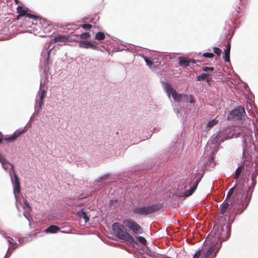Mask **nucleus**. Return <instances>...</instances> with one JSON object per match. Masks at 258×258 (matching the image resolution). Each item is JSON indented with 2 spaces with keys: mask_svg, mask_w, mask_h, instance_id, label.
Segmentation results:
<instances>
[{
  "mask_svg": "<svg viewBox=\"0 0 258 258\" xmlns=\"http://www.w3.org/2000/svg\"><path fill=\"white\" fill-rule=\"evenodd\" d=\"M162 86L168 97L170 98L171 95L174 100L176 102L181 101L182 97H185L184 94L177 93L176 91L168 83L163 82Z\"/></svg>",
  "mask_w": 258,
  "mask_h": 258,
  "instance_id": "8",
  "label": "nucleus"
},
{
  "mask_svg": "<svg viewBox=\"0 0 258 258\" xmlns=\"http://www.w3.org/2000/svg\"><path fill=\"white\" fill-rule=\"evenodd\" d=\"M69 41V37L66 35H58L54 37L52 42H68Z\"/></svg>",
  "mask_w": 258,
  "mask_h": 258,
  "instance_id": "14",
  "label": "nucleus"
},
{
  "mask_svg": "<svg viewBox=\"0 0 258 258\" xmlns=\"http://www.w3.org/2000/svg\"><path fill=\"white\" fill-rule=\"evenodd\" d=\"M227 119L232 121H237L238 123L243 124V122L250 124L251 119L246 117L244 107L239 106L233 109L227 116Z\"/></svg>",
  "mask_w": 258,
  "mask_h": 258,
  "instance_id": "1",
  "label": "nucleus"
},
{
  "mask_svg": "<svg viewBox=\"0 0 258 258\" xmlns=\"http://www.w3.org/2000/svg\"><path fill=\"white\" fill-rule=\"evenodd\" d=\"M235 204H236L235 202H232L229 204L226 200L223 202L220 206V212L218 214V220L220 224H222L224 216L228 218L230 217L233 212V206Z\"/></svg>",
  "mask_w": 258,
  "mask_h": 258,
  "instance_id": "4",
  "label": "nucleus"
},
{
  "mask_svg": "<svg viewBox=\"0 0 258 258\" xmlns=\"http://www.w3.org/2000/svg\"><path fill=\"white\" fill-rule=\"evenodd\" d=\"M214 52L217 55H220L221 53V50L217 47H213Z\"/></svg>",
  "mask_w": 258,
  "mask_h": 258,
  "instance_id": "33",
  "label": "nucleus"
},
{
  "mask_svg": "<svg viewBox=\"0 0 258 258\" xmlns=\"http://www.w3.org/2000/svg\"><path fill=\"white\" fill-rule=\"evenodd\" d=\"M256 132H254V135H255V136L256 135V133H257V131H258V130H256Z\"/></svg>",
  "mask_w": 258,
  "mask_h": 258,
  "instance_id": "49",
  "label": "nucleus"
},
{
  "mask_svg": "<svg viewBox=\"0 0 258 258\" xmlns=\"http://www.w3.org/2000/svg\"><path fill=\"white\" fill-rule=\"evenodd\" d=\"M24 203H25V205L26 206H27L29 208H30V209L31 208V207H30V205L29 204V203L27 201L24 202Z\"/></svg>",
  "mask_w": 258,
  "mask_h": 258,
  "instance_id": "44",
  "label": "nucleus"
},
{
  "mask_svg": "<svg viewBox=\"0 0 258 258\" xmlns=\"http://www.w3.org/2000/svg\"><path fill=\"white\" fill-rule=\"evenodd\" d=\"M200 181V178H196V177L192 176L188 178H187L185 181L184 188L187 187L188 186L192 184V186L188 189L186 190L184 192H180L179 197H188L191 196L197 189L199 182Z\"/></svg>",
  "mask_w": 258,
  "mask_h": 258,
  "instance_id": "6",
  "label": "nucleus"
},
{
  "mask_svg": "<svg viewBox=\"0 0 258 258\" xmlns=\"http://www.w3.org/2000/svg\"><path fill=\"white\" fill-rule=\"evenodd\" d=\"M223 59L226 62H228L230 61V51L229 50V49L225 50Z\"/></svg>",
  "mask_w": 258,
  "mask_h": 258,
  "instance_id": "24",
  "label": "nucleus"
},
{
  "mask_svg": "<svg viewBox=\"0 0 258 258\" xmlns=\"http://www.w3.org/2000/svg\"><path fill=\"white\" fill-rule=\"evenodd\" d=\"M234 192L235 193V196L233 198V202H235L236 204L240 206L242 203V199L244 194V191L242 188L238 187L237 185L233 187L228 191L225 200L227 201Z\"/></svg>",
  "mask_w": 258,
  "mask_h": 258,
  "instance_id": "7",
  "label": "nucleus"
},
{
  "mask_svg": "<svg viewBox=\"0 0 258 258\" xmlns=\"http://www.w3.org/2000/svg\"><path fill=\"white\" fill-rule=\"evenodd\" d=\"M246 131H247L248 132V135H242L244 139H243V141L244 142H246L247 141H250L251 139H252V136L251 135H250V130H245ZM246 133L244 132V134H245ZM242 134H243V133H242Z\"/></svg>",
  "mask_w": 258,
  "mask_h": 258,
  "instance_id": "23",
  "label": "nucleus"
},
{
  "mask_svg": "<svg viewBox=\"0 0 258 258\" xmlns=\"http://www.w3.org/2000/svg\"><path fill=\"white\" fill-rule=\"evenodd\" d=\"M90 37V34L88 32H85L83 33L80 35V38L81 39H87Z\"/></svg>",
  "mask_w": 258,
  "mask_h": 258,
  "instance_id": "30",
  "label": "nucleus"
},
{
  "mask_svg": "<svg viewBox=\"0 0 258 258\" xmlns=\"http://www.w3.org/2000/svg\"><path fill=\"white\" fill-rule=\"evenodd\" d=\"M208 76V74H206V73L202 74L201 75L197 77V80L199 81H200L201 80H206V78Z\"/></svg>",
  "mask_w": 258,
  "mask_h": 258,
  "instance_id": "29",
  "label": "nucleus"
},
{
  "mask_svg": "<svg viewBox=\"0 0 258 258\" xmlns=\"http://www.w3.org/2000/svg\"><path fill=\"white\" fill-rule=\"evenodd\" d=\"M145 61L149 67H150L153 63L152 61L150 59L147 58H145Z\"/></svg>",
  "mask_w": 258,
  "mask_h": 258,
  "instance_id": "40",
  "label": "nucleus"
},
{
  "mask_svg": "<svg viewBox=\"0 0 258 258\" xmlns=\"http://www.w3.org/2000/svg\"><path fill=\"white\" fill-rule=\"evenodd\" d=\"M137 239L138 240L139 242L141 243L142 244L144 245H146L147 244V241L144 237L142 236H138L137 237Z\"/></svg>",
  "mask_w": 258,
  "mask_h": 258,
  "instance_id": "28",
  "label": "nucleus"
},
{
  "mask_svg": "<svg viewBox=\"0 0 258 258\" xmlns=\"http://www.w3.org/2000/svg\"><path fill=\"white\" fill-rule=\"evenodd\" d=\"M178 60L179 66L184 68L190 66L191 63H196L195 59L183 56L179 57Z\"/></svg>",
  "mask_w": 258,
  "mask_h": 258,
  "instance_id": "11",
  "label": "nucleus"
},
{
  "mask_svg": "<svg viewBox=\"0 0 258 258\" xmlns=\"http://www.w3.org/2000/svg\"><path fill=\"white\" fill-rule=\"evenodd\" d=\"M78 216L80 219H83L85 222L86 223L89 220V217L88 216L87 213L84 211H79L77 213Z\"/></svg>",
  "mask_w": 258,
  "mask_h": 258,
  "instance_id": "17",
  "label": "nucleus"
},
{
  "mask_svg": "<svg viewBox=\"0 0 258 258\" xmlns=\"http://www.w3.org/2000/svg\"><path fill=\"white\" fill-rule=\"evenodd\" d=\"M184 96H185V97H182L181 101L188 102L189 101V95L184 94Z\"/></svg>",
  "mask_w": 258,
  "mask_h": 258,
  "instance_id": "37",
  "label": "nucleus"
},
{
  "mask_svg": "<svg viewBox=\"0 0 258 258\" xmlns=\"http://www.w3.org/2000/svg\"><path fill=\"white\" fill-rule=\"evenodd\" d=\"M215 249V245H212L206 252L205 258H208L209 256L213 253Z\"/></svg>",
  "mask_w": 258,
  "mask_h": 258,
  "instance_id": "27",
  "label": "nucleus"
},
{
  "mask_svg": "<svg viewBox=\"0 0 258 258\" xmlns=\"http://www.w3.org/2000/svg\"><path fill=\"white\" fill-rule=\"evenodd\" d=\"M13 172L14 175V179L12 177L11 179L13 185L20 184L19 177L16 173L15 171L14 170Z\"/></svg>",
  "mask_w": 258,
  "mask_h": 258,
  "instance_id": "19",
  "label": "nucleus"
},
{
  "mask_svg": "<svg viewBox=\"0 0 258 258\" xmlns=\"http://www.w3.org/2000/svg\"><path fill=\"white\" fill-rule=\"evenodd\" d=\"M214 159V157H213L212 158H211V161H213Z\"/></svg>",
  "mask_w": 258,
  "mask_h": 258,
  "instance_id": "51",
  "label": "nucleus"
},
{
  "mask_svg": "<svg viewBox=\"0 0 258 258\" xmlns=\"http://www.w3.org/2000/svg\"><path fill=\"white\" fill-rule=\"evenodd\" d=\"M9 242L12 244V246L14 248H16L17 243H12L10 240H9Z\"/></svg>",
  "mask_w": 258,
  "mask_h": 258,
  "instance_id": "45",
  "label": "nucleus"
},
{
  "mask_svg": "<svg viewBox=\"0 0 258 258\" xmlns=\"http://www.w3.org/2000/svg\"><path fill=\"white\" fill-rule=\"evenodd\" d=\"M2 141H3V138L1 137V138H0V144H1L2 143Z\"/></svg>",
  "mask_w": 258,
  "mask_h": 258,
  "instance_id": "48",
  "label": "nucleus"
},
{
  "mask_svg": "<svg viewBox=\"0 0 258 258\" xmlns=\"http://www.w3.org/2000/svg\"><path fill=\"white\" fill-rule=\"evenodd\" d=\"M203 56L206 58H213L214 56V54L212 53L205 52L203 53Z\"/></svg>",
  "mask_w": 258,
  "mask_h": 258,
  "instance_id": "31",
  "label": "nucleus"
},
{
  "mask_svg": "<svg viewBox=\"0 0 258 258\" xmlns=\"http://www.w3.org/2000/svg\"><path fill=\"white\" fill-rule=\"evenodd\" d=\"M230 48H231L230 44V43H228V44H227V47L226 48V49H229V50L230 51Z\"/></svg>",
  "mask_w": 258,
  "mask_h": 258,
  "instance_id": "46",
  "label": "nucleus"
},
{
  "mask_svg": "<svg viewBox=\"0 0 258 258\" xmlns=\"http://www.w3.org/2000/svg\"><path fill=\"white\" fill-rule=\"evenodd\" d=\"M246 208V206L244 207L243 205H242V207L239 208L236 210V213L240 214Z\"/></svg>",
  "mask_w": 258,
  "mask_h": 258,
  "instance_id": "34",
  "label": "nucleus"
},
{
  "mask_svg": "<svg viewBox=\"0 0 258 258\" xmlns=\"http://www.w3.org/2000/svg\"><path fill=\"white\" fill-rule=\"evenodd\" d=\"M108 178V175H105L101 178H100V180H103L106 179Z\"/></svg>",
  "mask_w": 258,
  "mask_h": 258,
  "instance_id": "43",
  "label": "nucleus"
},
{
  "mask_svg": "<svg viewBox=\"0 0 258 258\" xmlns=\"http://www.w3.org/2000/svg\"><path fill=\"white\" fill-rule=\"evenodd\" d=\"M2 165H3V168L6 170H7L9 166H11L12 170H13V171L14 170V165L10 163L8 161L5 162L4 163L2 164Z\"/></svg>",
  "mask_w": 258,
  "mask_h": 258,
  "instance_id": "26",
  "label": "nucleus"
},
{
  "mask_svg": "<svg viewBox=\"0 0 258 258\" xmlns=\"http://www.w3.org/2000/svg\"><path fill=\"white\" fill-rule=\"evenodd\" d=\"M7 161H8V160L5 158V157L4 156L0 155V162L2 164H3Z\"/></svg>",
  "mask_w": 258,
  "mask_h": 258,
  "instance_id": "38",
  "label": "nucleus"
},
{
  "mask_svg": "<svg viewBox=\"0 0 258 258\" xmlns=\"http://www.w3.org/2000/svg\"><path fill=\"white\" fill-rule=\"evenodd\" d=\"M122 223L126 227L131 229L135 234H141L144 232L143 228L133 219H124Z\"/></svg>",
  "mask_w": 258,
  "mask_h": 258,
  "instance_id": "9",
  "label": "nucleus"
},
{
  "mask_svg": "<svg viewBox=\"0 0 258 258\" xmlns=\"http://www.w3.org/2000/svg\"><path fill=\"white\" fill-rule=\"evenodd\" d=\"M60 230L59 228L56 225H51L46 229L47 233H55Z\"/></svg>",
  "mask_w": 258,
  "mask_h": 258,
  "instance_id": "16",
  "label": "nucleus"
},
{
  "mask_svg": "<svg viewBox=\"0 0 258 258\" xmlns=\"http://www.w3.org/2000/svg\"><path fill=\"white\" fill-rule=\"evenodd\" d=\"M105 35L102 32H99L96 34L95 39L98 40H103L105 38Z\"/></svg>",
  "mask_w": 258,
  "mask_h": 258,
  "instance_id": "22",
  "label": "nucleus"
},
{
  "mask_svg": "<svg viewBox=\"0 0 258 258\" xmlns=\"http://www.w3.org/2000/svg\"><path fill=\"white\" fill-rule=\"evenodd\" d=\"M123 226L120 225L118 223H114L112 225V230L114 234L120 239L125 242H127L132 244H137L134 237L132 236L126 230H124L122 228Z\"/></svg>",
  "mask_w": 258,
  "mask_h": 258,
  "instance_id": "2",
  "label": "nucleus"
},
{
  "mask_svg": "<svg viewBox=\"0 0 258 258\" xmlns=\"http://www.w3.org/2000/svg\"><path fill=\"white\" fill-rule=\"evenodd\" d=\"M218 120L217 119V117L211 121H210L208 123L207 127H212L214 125H216L218 123Z\"/></svg>",
  "mask_w": 258,
  "mask_h": 258,
  "instance_id": "25",
  "label": "nucleus"
},
{
  "mask_svg": "<svg viewBox=\"0 0 258 258\" xmlns=\"http://www.w3.org/2000/svg\"><path fill=\"white\" fill-rule=\"evenodd\" d=\"M26 130H21L20 131L17 132V131L14 133V134L8 137H5L4 140L9 141L13 142L15 141L18 137L25 133Z\"/></svg>",
  "mask_w": 258,
  "mask_h": 258,
  "instance_id": "15",
  "label": "nucleus"
},
{
  "mask_svg": "<svg viewBox=\"0 0 258 258\" xmlns=\"http://www.w3.org/2000/svg\"><path fill=\"white\" fill-rule=\"evenodd\" d=\"M21 191L20 184L14 185V193L16 196L19 195Z\"/></svg>",
  "mask_w": 258,
  "mask_h": 258,
  "instance_id": "21",
  "label": "nucleus"
},
{
  "mask_svg": "<svg viewBox=\"0 0 258 258\" xmlns=\"http://www.w3.org/2000/svg\"><path fill=\"white\" fill-rule=\"evenodd\" d=\"M161 208L160 204H154L148 206L135 207L132 211L135 214L147 215L158 211Z\"/></svg>",
  "mask_w": 258,
  "mask_h": 258,
  "instance_id": "5",
  "label": "nucleus"
},
{
  "mask_svg": "<svg viewBox=\"0 0 258 258\" xmlns=\"http://www.w3.org/2000/svg\"><path fill=\"white\" fill-rule=\"evenodd\" d=\"M201 250L197 251L194 255L193 258H199L201 255Z\"/></svg>",
  "mask_w": 258,
  "mask_h": 258,
  "instance_id": "39",
  "label": "nucleus"
},
{
  "mask_svg": "<svg viewBox=\"0 0 258 258\" xmlns=\"http://www.w3.org/2000/svg\"><path fill=\"white\" fill-rule=\"evenodd\" d=\"M243 169V166L241 165L239 167H238L235 172V176H234V179H235L236 180L238 179L239 177V176L241 173V171L242 170V169Z\"/></svg>",
  "mask_w": 258,
  "mask_h": 258,
  "instance_id": "20",
  "label": "nucleus"
},
{
  "mask_svg": "<svg viewBox=\"0 0 258 258\" xmlns=\"http://www.w3.org/2000/svg\"><path fill=\"white\" fill-rule=\"evenodd\" d=\"M118 203L117 200H110L109 201V205L110 206H114L115 207L117 206V204Z\"/></svg>",
  "mask_w": 258,
  "mask_h": 258,
  "instance_id": "36",
  "label": "nucleus"
},
{
  "mask_svg": "<svg viewBox=\"0 0 258 258\" xmlns=\"http://www.w3.org/2000/svg\"><path fill=\"white\" fill-rule=\"evenodd\" d=\"M243 127H247V126L245 125H244V126H242Z\"/></svg>",
  "mask_w": 258,
  "mask_h": 258,
  "instance_id": "50",
  "label": "nucleus"
},
{
  "mask_svg": "<svg viewBox=\"0 0 258 258\" xmlns=\"http://www.w3.org/2000/svg\"><path fill=\"white\" fill-rule=\"evenodd\" d=\"M189 101L191 103H194L195 102L194 96L192 95H189Z\"/></svg>",
  "mask_w": 258,
  "mask_h": 258,
  "instance_id": "42",
  "label": "nucleus"
},
{
  "mask_svg": "<svg viewBox=\"0 0 258 258\" xmlns=\"http://www.w3.org/2000/svg\"><path fill=\"white\" fill-rule=\"evenodd\" d=\"M222 232L220 234V238L224 239V236H225V239H227L229 236L230 234V226L228 223L226 224H224L223 226L221 227Z\"/></svg>",
  "mask_w": 258,
  "mask_h": 258,
  "instance_id": "12",
  "label": "nucleus"
},
{
  "mask_svg": "<svg viewBox=\"0 0 258 258\" xmlns=\"http://www.w3.org/2000/svg\"><path fill=\"white\" fill-rule=\"evenodd\" d=\"M206 80L208 83L212 81V75L208 74V76L206 77Z\"/></svg>",
  "mask_w": 258,
  "mask_h": 258,
  "instance_id": "41",
  "label": "nucleus"
},
{
  "mask_svg": "<svg viewBox=\"0 0 258 258\" xmlns=\"http://www.w3.org/2000/svg\"><path fill=\"white\" fill-rule=\"evenodd\" d=\"M202 70L205 72L211 71L213 72L214 70V68L213 67H204L202 68Z\"/></svg>",
  "mask_w": 258,
  "mask_h": 258,
  "instance_id": "32",
  "label": "nucleus"
},
{
  "mask_svg": "<svg viewBox=\"0 0 258 258\" xmlns=\"http://www.w3.org/2000/svg\"><path fill=\"white\" fill-rule=\"evenodd\" d=\"M81 27H82L84 29H86L89 30L92 28V25H91V24H82L81 25Z\"/></svg>",
  "mask_w": 258,
  "mask_h": 258,
  "instance_id": "35",
  "label": "nucleus"
},
{
  "mask_svg": "<svg viewBox=\"0 0 258 258\" xmlns=\"http://www.w3.org/2000/svg\"><path fill=\"white\" fill-rule=\"evenodd\" d=\"M17 13L19 14L17 17V19H19L21 17L26 16L30 19L34 20L37 19L38 17L34 15L28 13L29 9L26 7L19 6L17 8Z\"/></svg>",
  "mask_w": 258,
  "mask_h": 258,
  "instance_id": "10",
  "label": "nucleus"
},
{
  "mask_svg": "<svg viewBox=\"0 0 258 258\" xmlns=\"http://www.w3.org/2000/svg\"><path fill=\"white\" fill-rule=\"evenodd\" d=\"M237 130H220L216 135H214L211 140L213 145H216L218 142H224V140L240 137V133H236Z\"/></svg>",
  "mask_w": 258,
  "mask_h": 258,
  "instance_id": "3",
  "label": "nucleus"
},
{
  "mask_svg": "<svg viewBox=\"0 0 258 258\" xmlns=\"http://www.w3.org/2000/svg\"><path fill=\"white\" fill-rule=\"evenodd\" d=\"M79 46L81 48H91L92 49H96L97 47L96 45L93 44L91 42L86 41V40H82L80 41L79 43Z\"/></svg>",
  "mask_w": 258,
  "mask_h": 258,
  "instance_id": "13",
  "label": "nucleus"
},
{
  "mask_svg": "<svg viewBox=\"0 0 258 258\" xmlns=\"http://www.w3.org/2000/svg\"><path fill=\"white\" fill-rule=\"evenodd\" d=\"M46 91L44 90H43L41 91V92L39 94L40 101L38 103V105L40 107H41V106L43 104V99L46 95Z\"/></svg>",
  "mask_w": 258,
  "mask_h": 258,
  "instance_id": "18",
  "label": "nucleus"
},
{
  "mask_svg": "<svg viewBox=\"0 0 258 258\" xmlns=\"http://www.w3.org/2000/svg\"><path fill=\"white\" fill-rule=\"evenodd\" d=\"M15 2L16 3V4H19V0H15Z\"/></svg>",
  "mask_w": 258,
  "mask_h": 258,
  "instance_id": "47",
  "label": "nucleus"
}]
</instances>
